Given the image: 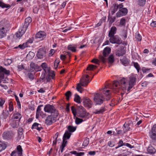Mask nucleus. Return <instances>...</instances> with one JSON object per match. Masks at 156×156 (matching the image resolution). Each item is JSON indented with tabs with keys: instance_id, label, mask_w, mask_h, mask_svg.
<instances>
[{
	"instance_id": "nucleus-14",
	"label": "nucleus",
	"mask_w": 156,
	"mask_h": 156,
	"mask_svg": "<svg viewBox=\"0 0 156 156\" xmlns=\"http://www.w3.org/2000/svg\"><path fill=\"white\" fill-rule=\"evenodd\" d=\"M14 134L12 132H6L3 134V137L4 139L8 140L13 137Z\"/></svg>"
},
{
	"instance_id": "nucleus-55",
	"label": "nucleus",
	"mask_w": 156,
	"mask_h": 156,
	"mask_svg": "<svg viewBox=\"0 0 156 156\" xmlns=\"http://www.w3.org/2000/svg\"><path fill=\"white\" fill-rule=\"evenodd\" d=\"M108 145L111 147H112L114 146L115 144L113 142L110 141L108 142Z\"/></svg>"
},
{
	"instance_id": "nucleus-9",
	"label": "nucleus",
	"mask_w": 156,
	"mask_h": 156,
	"mask_svg": "<svg viewBox=\"0 0 156 156\" xmlns=\"http://www.w3.org/2000/svg\"><path fill=\"white\" fill-rule=\"evenodd\" d=\"M149 135L152 140L156 141V124L153 126L149 132Z\"/></svg>"
},
{
	"instance_id": "nucleus-16",
	"label": "nucleus",
	"mask_w": 156,
	"mask_h": 156,
	"mask_svg": "<svg viewBox=\"0 0 156 156\" xmlns=\"http://www.w3.org/2000/svg\"><path fill=\"white\" fill-rule=\"evenodd\" d=\"M37 57L40 59L43 58L46 56V52L43 48H40L39 49L37 54Z\"/></svg>"
},
{
	"instance_id": "nucleus-44",
	"label": "nucleus",
	"mask_w": 156,
	"mask_h": 156,
	"mask_svg": "<svg viewBox=\"0 0 156 156\" xmlns=\"http://www.w3.org/2000/svg\"><path fill=\"white\" fill-rule=\"evenodd\" d=\"M71 110H72V112L74 116L75 117H76V109L75 108L74 106H72L71 107Z\"/></svg>"
},
{
	"instance_id": "nucleus-34",
	"label": "nucleus",
	"mask_w": 156,
	"mask_h": 156,
	"mask_svg": "<svg viewBox=\"0 0 156 156\" xmlns=\"http://www.w3.org/2000/svg\"><path fill=\"white\" fill-rule=\"evenodd\" d=\"M122 128L124 129L126 132L129 130L130 129L129 124L126 123L123 125Z\"/></svg>"
},
{
	"instance_id": "nucleus-24",
	"label": "nucleus",
	"mask_w": 156,
	"mask_h": 156,
	"mask_svg": "<svg viewBox=\"0 0 156 156\" xmlns=\"http://www.w3.org/2000/svg\"><path fill=\"white\" fill-rule=\"evenodd\" d=\"M32 21V19L30 17H28L27 18L25 19V23L24 25L23 26V27L24 28H25L27 29L30 23H31Z\"/></svg>"
},
{
	"instance_id": "nucleus-10",
	"label": "nucleus",
	"mask_w": 156,
	"mask_h": 156,
	"mask_svg": "<svg viewBox=\"0 0 156 156\" xmlns=\"http://www.w3.org/2000/svg\"><path fill=\"white\" fill-rule=\"evenodd\" d=\"M110 42L112 44H120L122 43V40L117 35L113 36L110 37L109 39Z\"/></svg>"
},
{
	"instance_id": "nucleus-39",
	"label": "nucleus",
	"mask_w": 156,
	"mask_h": 156,
	"mask_svg": "<svg viewBox=\"0 0 156 156\" xmlns=\"http://www.w3.org/2000/svg\"><path fill=\"white\" fill-rule=\"evenodd\" d=\"M114 61V57L112 55H110L108 58V62L110 64L112 63Z\"/></svg>"
},
{
	"instance_id": "nucleus-17",
	"label": "nucleus",
	"mask_w": 156,
	"mask_h": 156,
	"mask_svg": "<svg viewBox=\"0 0 156 156\" xmlns=\"http://www.w3.org/2000/svg\"><path fill=\"white\" fill-rule=\"evenodd\" d=\"M46 36V34L45 32L41 31L36 34L35 37L36 39H39L40 40H42Z\"/></svg>"
},
{
	"instance_id": "nucleus-8",
	"label": "nucleus",
	"mask_w": 156,
	"mask_h": 156,
	"mask_svg": "<svg viewBox=\"0 0 156 156\" xmlns=\"http://www.w3.org/2000/svg\"><path fill=\"white\" fill-rule=\"evenodd\" d=\"M111 49L108 47H106L103 50V56H100L99 59L103 63H105L106 62L107 59L105 58L111 52Z\"/></svg>"
},
{
	"instance_id": "nucleus-2",
	"label": "nucleus",
	"mask_w": 156,
	"mask_h": 156,
	"mask_svg": "<svg viewBox=\"0 0 156 156\" xmlns=\"http://www.w3.org/2000/svg\"><path fill=\"white\" fill-rule=\"evenodd\" d=\"M109 87L108 86H105V88L101 90V93H97L94 94L93 100L96 104L100 105L103 102L105 98L102 93L106 96V100L108 101L110 99V90L107 89Z\"/></svg>"
},
{
	"instance_id": "nucleus-62",
	"label": "nucleus",
	"mask_w": 156,
	"mask_h": 156,
	"mask_svg": "<svg viewBox=\"0 0 156 156\" xmlns=\"http://www.w3.org/2000/svg\"><path fill=\"white\" fill-rule=\"evenodd\" d=\"M12 61L11 59H8L5 61V63H7L8 65H10L12 62Z\"/></svg>"
},
{
	"instance_id": "nucleus-29",
	"label": "nucleus",
	"mask_w": 156,
	"mask_h": 156,
	"mask_svg": "<svg viewBox=\"0 0 156 156\" xmlns=\"http://www.w3.org/2000/svg\"><path fill=\"white\" fill-rule=\"evenodd\" d=\"M19 122L16 120H13L11 123V126L13 128H17L19 125Z\"/></svg>"
},
{
	"instance_id": "nucleus-54",
	"label": "nucleus",
	"mask_w": 156,
	"mask_h": 156,
	"mask_svg": "<svg viewBox=\"0 0 156 156\" xmlns=\"http://www.w3.org/2000/svg\"><path fill=\"white\" fill-rule=\"evenodd\" d=\"M136 38L137 39L138 41H140L142 39L141 36L139 34L136 35Z\"/></svg>"
},
{
	"instance_id": "nucleus-1",
	"label": "nucleus",
	"mask_w": 156,
	"mask_h": 156,
	"mask_svg": "<svg viewBox=\"0 0 156 156\" xmlns=\"http://www.w3.org/2000/svg\"><path fill=\"white\" fill-rule=\"evenodd\" d=\"M136 78L134 76H131L129 78V80L122 78L119 81H114L113 88H121L123 90H127L128 91L136 84Z\"/></svg>"
},
{
	"instance_id": "nucleus-25",
	"label": "nucleus",
	"mask_w": 156,
	"mask_h": 156,
	"mask_svg": "<svg viewBox=\"0 0 156 156\" xmlns=\"http://www.w3.org/2000/svg\"><path fill=\"white\" fill-rule=\"evenodd\" d=\"M50 113L51 114V115H49V116H51L52 118L53 117L54 119L56 120V118L59 114L58 111L55 108L53 111H52Z\"/></svg>"
},
{
	"instance_id": "nucleus-21",
	"label": "nucleus",
	"mask_w": 156,
	"mask_h": 156,
	"mask_svg": "<svg viewBox=\"0 0 156 156\" xmlns=\"http://www.w3.org/2000/svg\"><path fill=\"white\" fill-rule=\"evenodd\" d=\"M41 67L42 68L46 73H50V68L48 67V65L46 63L44 62L42 63Z\"/></svg>"
},
{
	"instance_id": "nucleus-60",
	"label": "nucleus",
	"mask_w": 156,
	"mask_h": 156,
	"mask_svg": "<svg viewBox=\"0 0 156 156\" xmlns=\"http://www.w3.org/2000/svg\"><path fill=\"white\" fill-rule=\"evenodd\" d=\"M31 55V57L30 58H32L34 55V54L32 52H30L27 55V57L28 58Z\"/></svg>"
},
{
	"instance_id": "nucleus-28",
	"label": "nucleus",
	"mask_w": 156,
	"mask_h": 156,
	"mask_svg": "<svg viewBox=\"0 0 156 156\" xmlns=\"http://www.w3.org/2000/svg\"><path fill=\"white\" fill-rule=\"evenodd\" d=\"M117 133L120 136H123L126 132L123 128L120 129H116Z\"/></svg>"
},
{
	"instance_id": "nucleus-33",
	"label": "nucleus",
	"mask_w": 156,
	"mask_h": 156,
	"mask_svg": "<svg viewBox=\"0 0 156 156\" xmlns=\"http://www.w3.org/2000/svg\"><path fill=\"white\" fill-rule=\"evenodd\" d=\"M36 64L33 62H31L30 64V71L32 72L35 71V66Z\"/></svg>"
},
{
	"instance_id": "nucleus-30",
	"label": "nucleus",
	"mask_w": 156,
	"mask_h": 156,
	"mask_svg": "<svg viewBox=\"0 0 156 156\" xmlns=\"http://www.w3.org/2000/svg\"><path fill=\"white\" fill-rule=\"evenodd\" d=\"M80 96L77 94L75 95V98H74V101L78 103H80Z\"/></svg>"
},
{
	"instance_id": "nucleus-49",
	"label": "nucleus",
	"mask_w": 156,
	"mask_h": 156,
	"mask_svg": "<svg viewBox=\"0 0 156 156\" xmlns=\"http://www.w3.org/2000/svg\"><path fill=\"white\" fill-rule=\"evenodd\" d=\"M120 60L123 64H127L129 63V62L128 60L125 58L120 59Z\"/></svg>"
},
{
	"instance_id": "nucleus-5",
	"label": "nucleus",
	"mask_w": 156,
	"mask_h": 156,
	"mask_svg": "<svg viewBox=\"0 0 156 156\" xmlns=\"http://www.w3.org/2000/svg\"><path fill=\"white\" fill-rule=\"evenodd\" d=\"M90 81V80L89 81V79H85V75H83L82 79L80 80V83L77 84V87L76 88L77 90L80 93H82L81 89L82 88L80 85L83 87L86 86Z\"/></svg>"
},
{
	"instance_id": "nucleus-53",
	"label": "nucleus",
	"mask_w": 156,
	"mask_h": 156,
	"mask_svg": "<svg viewBox=\"0 0 156 156\" xmlns=\"http://www.w3.org/2000/svg\"><path fill=\"white\" fill-rule=\"evenodd\" d=\"M43 106V105H40L38 106L37 108L36 111V112L41 114V108Z\"/></svg>"
},
{
	"instance_id": "nucleus-51",
	"label": "nucleus",
	"mask_w": 156,
	"mask_h": 156,
	"mask_svg": "<svg viewBox=\"0 0 156 156\" xmlns=\"http://www.w3.org/2000/svg\"><path fill=\"white\" fill-rule=\"evenodd\" d=\"M35 71L36 72L40 71L41 70V69L40 67L39 66L37 65L36 64L35 66Z\"/></svg>"
},
{
	"instance_id": "nucleus-18",
	"label": "nucleus",
	"mask_w": 156,
	"mask_h": 156,
	"mask_svg": "<svg viewBox=\"0 0 156 156\" xmlns=\"http://www.w3.org/2000/svg\"><path fill=\"white\" fill-rule=\"evenodd\" d=\"M55 108L53 106L48 104L45 106L44 110L45 112L50 113Z\"/></svg>"
},
{
	"instance_id": "nucleus-50",
	"label": "nucleus",
	"mask_w": 156,
	"mask_h": 156,
	"mask_svg": "<svg viewBox=\"0 0 156 156\" xmlns=\"http://www.w3.org/2000/svg\"><path fill=\"white\" fill-rule=\"evenodd\" d=\"M146 2V0H138V4L140 6L143 5Z\"/></svg>"
},
{
	"instance_id": "nucleus-22",
	"label": "nucleus",
	"mask_w": 156,
	"mask_h": 156,
	"mask_svg": "<svg viewBox=\"0 0 156 156\" xmlns=\"http://www.w3.org/2000/svg\"><path fill=\"white\" fill-rule=\"evenodd\" d=\"M116 30L117 28L115 27H112L109 31L108 35V37H110L114 36V34L116 33Z\"/></svg>"
},
{
	"instance_id": "nucleus-26",
	"label": "nucleus",
	"mask_w": 156,
	"mask_h": 156,
	"mask_svg": "<svg viewBox=\"0 0 156 156\" xmlns=\"http://www.w3.org/2000/svg\"><path fill=\"white\" fill-rule=\"evenodd\" d=\"M22 117V116L19 113L17 112L15 113L13 115V119H18V120L16 121H18L19 122L20 121V119Z\"/></svg>"
},
{
	"instance_id": "nucleus-58",
	"label": "nucleus",
	"mask_w": 156,
	"mask_h": 156,
	"mask_svg": "<svg viewBox=\"0 0 156 156\" xmlns=\"http://www.w3.org/2000/svg\"><path fill=\"white\" fill-rule=\"evenodd\" d=\"M91 62L96 64H99L100 62V61L98 59L94 58L91 61Z\"/></svg>"
},
{
	"instance_id": "nucleus-46",
	"label": "nucleus",
	"mask_w": 156,
	"mask_h": 156,
	"mask_svg": "<svg viewBox=\"0 0 156 156\" xmlns=\"http://www.w3.org/2000/svg\"><path fill=\"white\" fill-rule=\"evenodd\" d=\"M126 23V20L123 18L121 19L120 22V25L121 26H124Z\"/></svg>"
},
{
	"instance_id": "nucleus-6",
	"label": "nucleus",
	"mask_w": 156,
	"mask_h": 156,
	"mask_svg": "<svg viewBox=\"0 0 156 156\" xmlns=\"http://www.w3.org/2000/svg\"><path fill=\"white\" fill-rule=\"evenodd\" d=\"M71 135V133L67 131H66L63 137L62 144L60 147V151L61 153L63 152L64 147H66L67 143V141L66 140L69 139Z\"/></svg>"
},
{
	"instance_id": "nucleus-57",
	"label": "nucleus",
	"mask_w": 156,
	"mask_h": 156,
	"mask_svg": "<svg viewBox=\"0 0 156 156\" xmlns=\"http://www.w3.org/2000/svg\"><path fill=\"white\" fill-rule=\"evenodd\" d=\"M5 101L4 100L2 99L1 98H0V107H3V105L5 102Z\"/></svg>"
},
{
	"instance_id": "nucleus-35",
	"label": "nucleus",
	"mask_w": 156,
	"mask_h": 156,
	"mask_svg": "<svg viewBox=\"0 0 156 156\" xmlns=\"http://www.w3.org/2000/svg\"><path fill=\"white\" fill-rule=\"evenodd\" d=\"M71 153L73 154L76 155V156H83L84 154V152H77L76 151H72Z\"/></svg>"
},
{
	"instance_id": "nucleus-41",
	"label": "nucleus",
	"mask_w": 156,
	"mask_h": 156,
	"mask_svg": "<svg viewBox=\"0 0 156 156\" xmlns=\"http://www.w3.org/2000/svg\"><path fill=\"white\" fill-rule=\"evenodd\" d=\"M27 47V46L26 45V44L23 43L22 44H20L18 46L16 47L15 48H14L16 49L18 48H19L21 49H23Z\"/></svg>"
},
{
	"instance_id": "nucleus-36",
	"label": "nucleus",
	"mask_w": 156,
	"mask_h": 156,
	"mask_svg": "<svg viewBox=\"0 0 156 156\" xmlns=\"http://www.w3.org/2000/svg\"><path fill=\"white\" fill-rule=\"evenodd\" d=\"M66 97V100L68 101L69 99V98L72 96V93L70 91H67L65 94Z\"/></svg>"
},
{
	"instance_id": "nucleus-42",
	"label": "nucleus",
	"mask_w": 156,
	"mask_h": 156,
	"mask_svg": "<svg viewBox=\"0 0 156 156\" xmlns=\"http://www.w3.org/2000/svg\"><path fill=\"white\" fill-rule=\"evenodd\" d=\"M108 19L109 20L110 24L111 25L115 21V16H108Z\"/></svg>"
},
{
	"instance_id": "nucleus-40",
	"label": "nucleus",
	"mask_w": 156,
	"mask_h": 156,
	"mask_svg": "<svg viewBox=\"0 0 156 156\" xmlns=\"http://www.w3.org/2000/svg\"><path fill=\"white\" fill-rule=\"evenodd\" d=\"M97 68V66L93 65H90L87 67V69L88 70H92Z\"/></svg>"
},
{
	"instance_id": "nucleus-47",
	"label": "nucleus",
	"mask_w": 156,
	"mask_h": 156,
	"mask_svg": "<svg viewBox=\"0 0 156 156\" xmlns=\"http://www.w3.org/2000/svg\"><path fill=\"white\" fill-rule=\"evenodd\" d=\"M39 126H40V125L39 123L37 122H35L33 124L31 128L37 129V128Z\"/></svg>"
},
{
	"instance_id": "nucleus-45",
	"label": "nucleus",
	"mask_w": 156,
	"mask_h": 156,
	"mask_svg": "<svg viewBox=\"0 0 156 156\" xmlns=\"http://www.w3.org/2000/svg\"><path fill=\"white\" fill-rule=\"evenodd\" d=\"M133 65L137 69V72H139L140 69V68L137 62H134Z\"/></svg>"
},
{
	"instance_id": "nucleus-15",
	"label": "nucleus",
	"mask_w": 156,
	"mask_h": 156,
	"mask_svg": "<svg viewBox=\"0 0 156 156\" xmlns=\"http://www.w3.org/2000/svg\"><path fill=\"white\" fill-rule=\"evenodd\" d=\"M123 7V5L122 4L118 5L117 4H114L113 7L112 8L111 11L112 14L113 15L118 9H120Z\"/></svg>"
},
{
	"instance_id": "nucleus-3",
	"label": "nucleus",
	"mask_w": 156,
	"mask_h": 156,
	"mask_svg": "<svg viewBox=\"0 0 156 156\" xmlns=\"http://www.w3.org/2000/svg\"><path fill=\"white\" fill-rule=\"evenodd\" d=\"M10 71L6 70L2 66H0V85L5 89L8 88V87L4 85H2V83H8L9 80L7 78L6 75H9Z\"/></svg>"
},
{
	"instance_id": "nucleus-23",
	"label": "nucleus",
	"mask_w": 156,
	"mask_h": 156,
	"mask_svg": "<svg viewBox=\"0 0 156 156\" xmlns=\"http://www.w3.org/2000/svg\"><path fill=\"white\" fill-rule=\"evenodd\" d=\"M56 120L52 118L51 116H48L45 120V123L48 125H51L53 121L55 122Z\"/></svg>"
},
{
	"instance_id": "nucleus-19",
	"label": "nucleus",
	"mask_w": 156,
	"mask_h": 156,
	"mask_svg": "<svg viewBox=\"0 0 156 156\" xmlns=\"http://www.w3.org/2000/svg\"><path fill=\"white\" fill-rule=\"evenodd\" d=\"M26 30L27 29L24 28L23 27L20 28L16 34L17 37H21L25 33Z\"/></svg>"
},
{
	"instance_id": "nucleus-37",
	"label": "nucleus",
	"mask_w": 156,
	"mask_h": 156,
	"mask_svg": "<svg viewBox=\"0 0 156 156\" xmlns=\"http://www.w3.org/2000/svg\"><path fill=\"white\" fill-rule=\"evenodd\" d=\"M76 47L73 46L72 45H69L68 47V49L73 52H75L76 51Z\"/></svg>"
},
{
	"instance_id": "nucleus-31",
	"label": "nucleus",
	"mask_w": 156,
	"mask_h": 156,
	"mask_svg": "<svg viewBox=\"0 0 156 156\" xmlns=\"http://www.w3.org/2000/svg\"><path fill=\"white\" fill-rule=\"evenodd\" d=\"M6 147V145L3 142L0 141V152L5 150Z\"/></svg>"
},
{
	"instance_id": "nucleus-27",
	"label": "nucleus",
	"mask_w": 156,
	"mask_h": 156,
	"mask_svg": "<svg viewBox=\"0 0 156 156\" xmlns=\"http://www.w3.org/2000/svg\"><path fill=\"white\" fill-rule=\"evenodd\" d=\"M9 115V112L8 111H3L2 114L1 115V118L5 119L8 117Z\"/></svg>"
},
{
	"instance_id": "nucleus-48",
	"label": "nucleus",
	"mask_w": 156,
	"mask_h": 156,
	"mask_svg": "<svg viewBox=\"0 0 156 156\" xmlns=\"http://www.w3.org/2000/svg\"><path fill=\"white\" fill-rule=\"evenodd\" d=\"M15 98L17 101V104L20 108H21V104L19 100L18 97L16 95L15 96Z\"/></svg>"
},
{
	"instance_id": "nucleus-64",
	"label": "nucleus",
	"mask_w": 156,
	"mask_h": 156,
	"mask_svg": "<svg viewBox=\"0 0 156 156\" xmlns=\"http://www.w3.org/2000/svg\"><path fill=\"white\" fill-rule=\"evenodd\" d=\"M151 26L152 27H156V21H153L151 23Z\"/></svg>"
},
{
	"instance_id": "nucleus-56",
	"label": "nucleus",
	"mask_w": 156,
	"mask_h": 156,
	"mask_svg": "<svg viewBox=\"0 0 156 156\" xmlns=\"http://www.w3.org/2000/svg\"><path fill=\"white\" fill-rule=\"evenodd\" d=\"M125 143H124L122 140H120L118 143V144L119 145V147H121L123 146H124Z\"/></svg>"
},
{
	"instance_id": "nucleus-12",
	"label": "nucleus",
	"mask_w": 156,
	"mask_h": 156,
	"mask_svg": "<svg viewBox=\"0 0 156 156\" xmlns=\"http://www.w3.org/2000/svg\"><path fill=\"white\" fill-rule=\"evenodd\" d=\"M83 104L85 107L88 108H90L91 107L92 105V102L91 100L87 97L83 98Z\"/></svg>"
},
{
	"instance_id": "nucleus-38",
	"label": "nucleus",
	"mask_w": 156,
	"mask_h": 156,
	"mask_svg": "<svg viewBox=\"0 0 156 156\" xmlns=\"http://www.w3.org/2000/svg\"><path fill=\"white\" fill-rule=\"evenodd\" d=\"M147 150L148 153L150 154L153 153L155 151V150L151 146L149 147Z\"/></svg>"
},
{
	"instance_id": "nucleus-52",
	"label": "nucleus",
	"mask_w": 156,
	"mask_h": 156,
	"mask_svg": "<svg viewBox=\"0 0 156 156\" xmlns=\"http://www.w3.org/2000/svg\"><path fill=\"white\" fill-rule=\"evenodd\" d=\"M59 63V60L56 59L55 60V61L54 63V65L55 68H57L58 64Z\"/></svg>"
},
{
	"instance_id": "nucleus-11",
	"label": "nucleus",
	"mask_w": 156,
	"mask_h": 156,
	"mask_svg": "<svg viewBox=\"0 0 156 156\" xmlns=\"http://www.w3.org/2000/svg\"><path fill=\"white\" fill-rule=\"evenodd\" d=\"M17 151H12L11 154V156H16L17 155L18 156H21L22 154V149L20 145H19L17 147Z\"/></svg>"
},
{
	"instance_id": "nucleus-4",
	"label": "nucleus",
	"mask_w": 156,
	"mask_h": 156,
	"mask_svg": "<svg viewBox=\"0 0 156 156\" xmlns=\"http://www.w3.org/2000/svg\"><path fill=\"white\" fill-rule=\"evenodd\" d=\"M10 29V24L7 21H2L0 22V38L6 36V33Z\"/></svg>"
},
{
	"instance_id": "nucleus-20",
	"label": "nucleus",
	"mask_w": 156,
	"mask_h": 156,
	"mask_svg": "<svg viewBox=\"0 0 156 156\" xmlns=\"http://www.w3.org/2000/svg\"><path fill=\"white\" fill-rule=\"evenodd\" d=\"M105 111V108L104 107H102L99 109H94L93 113L95 114H103L104 112Z\"/></svg>"
},
{
	"instance_id": "nucleus-59",
	"label": "nucleus",
	"mask_w": 156,
	"mask_h": 156,
	"mask_svg": "<svg viewBox=\"0 0 156 156\" xmlns=\"http://www.w3.org/2000/svg\"><path fill=\"white\" fill-rule=\"evenodd\" d=\"M17 68L19 71H20L24 69V67L23 65H18Z\"/></svg>"
},
{
	"instance_id": "nucleus-32",
	"label": "nucleus",
	"mask_w": 156,
	"mask_h": 156,
	"mask_svg": "<svg viewBox=\"0 0 156 156\" xmlns=\"http://www.w3.org/2000/svg\"><path fill=\"white\" fill-rule=\"evenodd\" d=\"M76 128V127H74L72 126H69L68 127V132H73L75 131Z\"/></svg>"
},
{
	"instance_id": "nucleus-63",
	"label": "nucleus",
	"mask_w": 156,
	"mask_h": 156,
	"mask_svg": "<svg viewBox=\"0 0 156 156\" xmlns=\"http://www.w3.org/2000/svg\"><path fill=\"white\" fill-rule=\"evenodd\" d=\"M88 144L89 142L88 140H86L84 141L83 143V145L84 146H86Z\"/></svg>"
},
{
	"instance_id": "nucleus-7",
	"label": "nucleus",
	"mask_w": 156,
	"mask_h": 156,
	"mask_svg": "<svg viewBox=\"0 0 156 156\" xmlns=\"http://www.w3.org/2000/svg\"><path fill=\"white\" fill-rule=\"evenodd\" d=\"M77 114L78 117L81 118H85L89 115V113L86 111L85 109L82 106H78Z\"/></svg>"
},
{
	"instance_id": "nucleus-61",
	"label": "nucleus",
	"mask_w": 156,
	"mask_h": 156,
	"mask_svg": "<svg viewBox=\"0 0 156 156\" xmlns=\"http://www.w3.org/2000/svg\"><path fill=\"white\" fill-rule=\"evenodd\" d=\"M9 111L12 112L13 111V107L12 104L11 103H10L9 104Z\"/></svg>"
},
{
	"instance_id": "nucleus-43",
	"label": "nucleus",
	"mask_w": 156,
	"mask_h": 156,
	"mask_svg": "<svg viewBox=\"0 0 156 156\" xmlns=\"http://www.w3.org/2000/svg\"><path fill=\"white\" fill-rule=\"evenodd\" d=\"M82 119H80L78 117H76L75 119V123L76 124L78 125L83 122Z\"/></svg>"
},
{
	"instance_id": "nucleus-13",
	"label": "nucleus",
	"mask_w": 156,
	"mask_h": 156,
	"mask_svg": "<svg viewBox=\"0 0 156 156\" xmlns=\"http://www.w3.org/2000/svg\"><path fill=\"white\" fill-rule=\"evenodd\" d=\"M119 10L116 13L117 16V17H120L126 15L128 12V10L126 8H122Z\"/></svg>"
}]
</instances>
